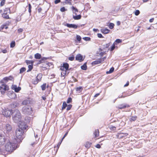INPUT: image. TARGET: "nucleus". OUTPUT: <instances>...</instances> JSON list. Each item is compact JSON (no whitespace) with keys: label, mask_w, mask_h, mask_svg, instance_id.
<instances>
[{"label":"nucleus","mask_w":157,"mask_h":157,"mask_svg":"<svg viewBox=\"0 0 157 157\" xmlns=\"http://www.w3.org/2000/svg\"><path fill=\"white\" fill-rule=\"evenodd\" d=\"M67 106V105L66 102H64L63 103L62 107V109L63 110Z\"/></svg>","instance_id":"obj_32"},{"label":"nucleus","mask_w":157,"mask_h":157,"mask_svg":"<svg viewBox=\"0 0 157 157\" xmlns=\"http://www.w3.org/2000/svg\"><path fill=\"white\" fill-rule=\"evenodd\" d=\"M68 133V132H66V133L63 136V137L62 138L61 140V142L63 141V140L65 138V137L67 135Z\"/></svg>","instance_id":"obj_56"},{"label":"nucleus","mask_w":157,"mask_h":157,"mask_svg":"<svg viewBox=\"0 0 157 157\" xmlns=\"http://www.w3.org/2000/svg\"><path fill=\"white\" fill-rule=\"evenodd\" d=\"M26 70V69L25 67H22L20 69V73H21L24 72Z\"/></svg>","instance_id":"obj_38"},{"label":"nucleus","mask_w":157,"mask_h":157,"mask_svg":"<svg viewBox=\"0 0 157 157\" xmlns=\"http://www.w3.org/2000/svg\"><path fill=\"white\" fill-rule=\"evenodd\" d=\"M109 128L111 130H116V128L115 127L113 126L112 125H111L110 126Z\"/></svg>","instance_id":"obj_43"},{"label":"nucleus","mask_w":157,"mask_h":157,"mask_svg":"<svg viewBox=\"0 0 157 157\" xmlns=\"http://www.w3.org/2000/svg\"><path fill=\"white\" fill-rule=\"evenodd\" d=\"M83 39L85 40L89 41L90 40V38L89 37H83Z\"/></svg>","instance_id":"obj_49"},{"label":"nucleus","mask_w":157,"mask_h":157,"mask_svg":"<svg viewBox=\"0 0 157 157\" xmlns=\"http://www.w3.org/2000/svg\"><path fill=\"white\" fill-rule=\"evenodd\" d=\"M2 16L3 17L6 19L9 18V15L7 14V13H4L2 14Z\"/></svg>","instance_id":"obj_28"},{"label":"nucleus","mask_w":157,"mask_h":157,"mask_svg":"<svg viewBox=\"0 0 157 157\" xmlns=\"http://www.w3.org/2000/svg\"><path fill=\"white\" fill-rule=\"evenodd\" d=\"M81 68L84 70H86L87 69V66L86 65V63H85L81 67Z\"/></svg>","instance_id":"obj_24"},{"label":"nucleus","mask_w":157,"mask_h":157,"mask_svg":"<svg viewBox=\"0 0 157 157\" xmlns=\"http://www.w3.org/2000/svg\"><path fill=\"white\" fill-rule=\"evenodd\" d=\"M63 67L65 69L66 71L68 70L69 64L67 63H64L63 64Z\"/></svg>","instance_id":"obj_21"},{"label":"nucleus","mask_w":157,"mask_h":157,"mask_svg":"<svg viewBox=\"0 0 157 157\" xmlns=\"http://www.w3.org/2000/svg\"><path fill=\"white\" fill-rule=\"evenodd\" d=\"M12 89L14 90L15 92H18L21 90V88L20 87H17L16 85H13L12 86Z\"/></svg>","instance_id":"obj_13"},{"label":"nucleus","mask_w":157,"mask_h":157,"mask_svg":"<svg viewBox=\"0 0 157 157\" xmlns=\"http://www.w3.org/2000/svg\"><path fill=\"white\" fill-rule=\"evenodd\" d=\"M98 37L99 38H104V37L102 36V34L101 33H98Z\"/></svg>","instance_id":"obj_51"},{"label":"nucleus","mask_w":157,"mask_h":157,"mask_svg":"<svg viewBox=\"0 0 157 157\" xmlns=\"http://www.w3.org/2000/svg\"><path fill=\"white\" fill-rule=\"evenodd\" d=\"M60 2V0H56L55 1V3L56 4H57Z\"/></svg>","instance_id":"obj_59"},{"label":"nucleus","mask_w":157,"mask_h":157,"mask_svg":"<svg viewBox=\"0 0 157 157\" xmlns=\"http://www.w3.org/2000/svg\"><path fill=\"white\" fill-rule=\"evenodd\" d=\"M75 57L73 56L69 57L68 58V59L70 61H73Z\"/></svg>","instance_id":"obj_45"},{"label":"nucleus","mask_w":157,"mask_h":157,"mask_svg":"<svg viewBox=\"0 0 157 157\" xmlns=\"http://www.w3.org/2000/svg\"><path fill=\"white\" fill-rule=\"evenodd\" d=\"M17 147L16 143L9 142L6 144L5 148L6 151L9 152H12Z\"/></svg>","instance_id":"obj_3"},{"label":"nucleus","mask_w":157,"mask_h":157,"mask_svg":"<svg viewBox=\"0 0 157 157\" xmlns=\"http://www.w3.org/2000/svg\"><path fill=\"white\" fill-rule=\"evenodd\" d=\"M99 134V132L98 129H96L95 130L94 132V134L95 135V137H98Z\"/></svg>","instance_id":"obj_23"},{"label":"nucleus","mask_w":157,"mask_h":157,"mask_svg":"<svg viewBox=\"0 0 157 157\" xmlns=\"http://www.w3.org/2000/svg\"><path fill=\"white\" fill-rule=\"evenodd\" d=\"M101 60H100V59H98L97 60H95V61L93 62L92 63V64L93 65H95L99 64L101 63Z\"/></svg>","instance_id":"obj_16"},{"label":"nucleus","mask_w":157,"mask_h":157,"mask_svg":"<svg viewBox=\"0 0 157 157\" xmlns=\"http://www.w3.org/2000/svg\"><path fill=\"white\" fill-rule=\"evenodd\" d=\"M46 87V84L44 83L41 86V87L42 90H45Z\"/></svg>","instance_id":"obj_36"},{"label":"nucleus","mask_w":157,"mask_h":157,"mask_svg":"<svg viewBox=\"0 0 157 157\" xmlns=\"http://www.w3.org/2000/svg\"><path fill=\"white\" fill-rule=\"evenodd\" d=\"M114 26V24L113 23H110L108 26L109 28L111 29H113Z\"/></svg>","instance_id":"obj_30"},{"label":"nucleus","mask_w":157,"mask_h":157,"mask_svg":"<svg viewBox=\"0 0 157 157\" xmlns=\"http://www.w3.org/2000/svg\"><path fill=\"white\" fill-rule=\"evenodd\" d=\"M53 65L52 63H50L46 62L44 63L43 64V66L47 67L49 68L50 67Z\"/></svg>","instance_id":"obj_14"},{"label":"nucleus","mask_w":157,"mask_h":157,"mask_svg":"<svg viewBox=\"0 0 157 157\" xmlns=\"http://www.w3.org/2000/svg\"><path fill=\"white\" fill-rule=\"evenodd\" d=\"M5 138L4 135L0 134V144H3L5 143Z\"/></svg>","instance_id":"obj_10"},{"label":"nucleus","mask_w":157,"mask_h":157,"mask_svg":"<svg viewBox=\"0 0 157 157\" xmlns=\"http://www.w3.org/2000/svg\"><path fill=\"white\" fill-rule=\"evenodd\" d=\"M81 16L80 15H78L76 16L73 15V17L75 20L80 19L81 18Z\"/></svg>","instance_id":"obj_19"},{"label":"nucleus","mask_w":157,"mask_h":157,"mask_svg":"<svg viewBox=\"0 0 157 157\" xmlns=\"http://www.w3.org/2000/svg\"><path fill=\"white\" fill-rule=\"evenodd\" d=\"M65 26H67V27L69 28H72L75 29H77L78 27H79L80 26H78L76 25L75 24H70L68 23H67L66 25H65Z\"/></svg>","instance_id":"obj_9"},{"label":"nucleus","mask_w":157,"mask_h":157,"mask_svg":"<svg viewBox=\"0 0 157 157\" xmlns=\"http://www.w3.org/2000/svg\"><path fill=\"white\" fill-rule=\"evenodd\" d=\"M76 91H78V92H80L82 90V87L81 86H79L76 88Z\"/></svg>","instance_id":"obj_35"},{"label":"nucleus","mask_w":157,"mask_h":157,"mask_svg":"<svg viewBox=\"0 0 157 157\" xmlns=\"http://www.w3.org/2000/svg\"><path fill=\"white\" fill-rule=\"evenodd\" d=\"M114 70V68L113 67H112L110 68L109 71H107L106 72L107 74H110L113 72Z\"/></svg>","instance_id":"obj_26"},{"label":"nucleus","mask_w":157,"mask_h":157,"mask_svg":"<svg viewBox=\"0 0 157 157\" xmlns=\"http://www.w3.org/2000/svg\"><path fill=\"white\" fill-rule=\"evenodd\" d=\"M42 75L41 73H39L38 74L36 77V80H34L33 81V83L34 84H37L39 82H40L41 79Z\"/></svg>","instance_id":"obj_7"},{"label":"nucleus","mask_w":157,"mask_h":157,"mask_svg":"<svg viewBox=\"0 0 157 157\" xmlns=\"http://www.w3.org/2000/svg\"><path fill=\"white\" fill-rule=\"evenodd\" d=\"M67 10L64 7H63L60 8V10L61 12H63L66 11Z\"/></svg>","instance_id":"obj_46"},{"label":"nucleus","mask_w":157,"mask_h":157,"mask_svg":"<svg viewBox=\"0 0 157 157\" xmlns=\"http://www.w3.org/2000/svg\"><path fill=\"white\" fill-rule=\"evenodd\" d=\"M71 8L73 11V13H74L75 15H77V13L78 12V10L74 6H72L71 7Z\"/></svg>","instance_id":"obj_17"},{"label":"nucleus","mask_w":157,"mask_h":157,"mask_svg":"<svg viewBox=\"0 0 157 157\" xmlns=\"http://www.w3.org/2000/svg\"><path fill=\"white\" fill-rule=\"evenodd\" d=\"M71 101H72L71 98H68V99L67 101V103H69Z\"/></svg>","instance_id":"obj_52"},{"label":"nucleus","mask_w":157,"mask_h":157,"mask_svg":"<svg viewBox=\"0 0 157 157\" xmlns=\"http://www.w3.org/2000/svg\"><path fill=\"white\" fill-rule=\"evenodd\" d=\"M71 0H65V3L66 4L71 5Z\"/></svg>","instance_id":"obj_40"},{"label":"nucleus","mask_w":157,"mask_h":157,"mask_svg":"<svg viewBox=\"0 0 157 157\" xmlns=\"http://www.w3.org/2000/svg\"><path fill=\"white\" fill-rule=\"evenodd\" d=\"M25 62L27 65H33L34 62L33 60H26Z\"/></svg>","instance_id":"obj_22"},{"label":"nucleus","mask_w":157,"mask_h":157,"mask_svg":"<svg viewBox=\"0 0 157 157\" xmlns=\"http://www.w3.org/2000/svg\"><path fill=\"white\" fill-rule=\"evenodd\" d=\"M61 142H62L61 141V142H59L58 144L57 147H56L57 148H56V152H55L56 153V152L57 151V150L59 147V145H60V144H61Z\"/></svg>","instance_id":"obj_50"},{"label":"nucleus","mask_w":157,"mask_h":157,"mask_svg":"<svg viewBox=\"0 0 157 157\" xmlns=\"http://www.w3.org/2000/svg\"><path fill=\"white\" fill-rule=\"evenodd\" d=\"M5 0H2L1 2V3H0L1 6H3L5 3Z\"/></svg>","instance_id":"obj_48"},{"label":"nucleus","mask_w":157,"mask_h":157,"mask_svg":"<svg viewBox=\"0 0 157 157\" xmlns=\"http://www.w3.org/2000/svg\"><path fill=\"white\" fill-rule=\"evenodd\" d=\"M60 69L63 71H65V69L64 68L63 66H62L60 67Z\"/></svg>","instance_id":"obj_63"},{"label":"nucleus","mask_w":157,"mask_h":157,"mask_svg":"<svg viewBox=\"0 0 157 157\" xmlns=\"http://www.w3.org/2000/svg\"><path fill=\"white\" fill-rule=\"evenodd\" d=\"M109 31L110 30L106 28L103 29H101V32L104 34L108 33Z\"/></svg>","instance_id":"obj_15"},{"label":"nucleus","mask_w":157,"mask_h":157,"mask_svg":"<svg viewBox=\"0 0 157 157\" xmlns=\"http://www.w3.org/2000/svg\"><path fill=\"white\" fill-rule=\"evenodd\" d=\"M137 118L136 117V116H133L132 117L130 118V120L131 121H134L136 120Z\"/></svg>","instance_id":"obj_41"},{"label":"nucleus","mask_w":157,"mask_h":157,"mask_svg":"<svg viewBox=\"0 0 157 157\" xmlns=\"http://www.w3.org/2000/svg\"><path fill=\"white\" fill-rule=\"evenodd\" d=\"M95 147L98 148H101V146L99 144H97L96 146Z\"/></svg>","instance_id":"obj_61"},{"label":"nucleus","mask_w":157,"mask_h":157,"mask_svg":"<svg viewBox=\"0 0 157 157\" xmlns=\"http://www.w3.org/2000/svg\"><path fill=\"white\" fill-rule=\"evenodd\" d=\"M42 9L40 8L38 9L37 10H38V12L40 13V12H41V11H42Z\"/></svg>","instance_id":"obj_64"},{"label":"nucleus","mask_w":157,"mask_h":157,"mask_svg":"<svg viewBox=\"0 0 157 157\" xmlns=\"http://www.w3.org/2000/svg\"><path fill=\"white\" fill-rule=\"evenodd\" d=\"M76 60L78 61L79 62H81L83 60V56L81 54H77L75 57Z\"/></svg>","instance_id":"obj_11"},{"label":"nucleus","mask_w":157,"mask_h":157,"mask_svg":"<svg viewBox=\"0 0 157 157\" xmlns=\"http://www.w3.org/2000/svg\"><path fill=\"white\" fill-rule=\"evenodd\" d=\"M31 8H32V7H31V4H29V12L30 13H31Z\"/></svg>","instance_id":"obj_44"},{"label":"nucleus","mask_w":157,"mask_h":157,"mask_svg":"<svg viewBox=\"0 0 157 157\" xmlns=\"http://www.w3.org/2000/svg\"><path fill=\"white\" fill-rule=\"evenodd\" d=\"M71 106H72L71 105H68V106L67 107V110H69L70 109L71 107Z\"/></svg>","instance_id":"obj_53"},{"label":"nucleus","mask_w":157,"mask_h":157,"mask_svg":"<svg viewBox=\"0 0 157 157\" xmlns=\"http://www.w3.org/2000/svg\"><path fill=\"white\" fill-rule=\"evenodd\" d=\"M42 70H47L49 68H47V67H44V66H43L42 67Z\"/></svg>","instance_id":"obj_57"},{"label":"nucleus","mask_w":157,"mask_h":157,"mask_svg":"<svg viewBox=\"0 0 157 157\" xmlns=\"http://www.w3.org/2000/svg\"><path fill=\"white\" fill-rule=\"evenodd\" d=\"M19 128L16 131V135L17 138V142H19L21 141L23 138L24 130H25L28 127L27 125L25 122H22L18 125Z\"/></svg>","instance_id":"obj_1"},{"label":"nucleus","mask_w":157,"mask_h":157,"mask_svg":"<svg viewBox=\"0 0 157 157\" xmlns=\"http://www.w3.org/2000/svg\"><path fill=\"white\" fill-rule=\"evenodd\" d=\"M76 39L79 42H80L81 40V37L78 35L76 36Z\"/></svg>","instance_id":"obj_39"},{"label":"nucleus","mask_w":157,"mask_h":157,"mask_svg":"<svg viewBox=\"0 0 157 157\" xmlns=\"http://www.w3.org/2000/svg\"><path fill=\"white\" fill-rule=\"evenodd\" d=\"M91 143L90 142H87L86 143L85 146L87 148H89L91 146Z\"/></svg>","instance_id":"obj_25"},{"label":"nucleus","mask_w":157,"mask_h":157,"mask_svg":"<svg viewBox=\"0 0 157 157\" xmlns=\"http://www.w3.org/2000/svg\"><path fill=\"white\" fill-rule=\"evenodd\" d=\"M9 97L11 99H15L17 98V95L14 92L11 93V95Z\"/></svg>","instance_id":"obj_18"},{"label":"nucleus","mask_w":157,"mask_h":157,"mask_svg":"<svg viewBox=\"0 0 157 157\" xmlns=\"http://www.w3.org/2000/svg\"><path fill=\"white\" fill-rule=\"evenodd\" d=\"M34 57L36 59H40L41 58V55L38 53H37L35 54Z\"/></svg>","instance_id":"obj_20"},{"label":"nucleus","mask_w":157,"mask_h":157,"mask_svg":"<svg viewBox=\"0 0 157 157\" xmlns=\"http://www.w3.org/2000/svg\"><path fill=\"white\" fill-rule=\"evenodd\" d=\"M23 31V30L22 29H21V28H20V29H18V33H21V32H22Z\"/></svg>","instance_id":"obj_58"},{"label":"nucleus","mask_w":157,"mask_h":157,"mask_svg":"<svg viewBox=\"0 0 157 157\" xmlns=\"http://www.w3.org/2000/svg\"><path fill=\"white\" fill-rule=\"evenodd\" d=\"M23 112L24 113L27 114H30L32 113L31 107L30 106H25L22 109Z\"/></svg>","instance_id":"obj_4"},{"label":"nucleus","mask_w":157,"mask_h":157,"mask_svg":"<svg viewBox=\"0 0 157 157\" xmlns=\"http://www.w3.org/2000/svg\"><path fill=\"white\" fill-rule=\"evenodd\" d=\"M0 86V90L1 94H3L5 93L6 90H9V87L8 86L3 83Z\"/></svg>","instance_id":"obj_5"},{"label":"nucleus","mask_w":157,"mask_h":157,"mask_svg":"<svg viewBox=\"0 0 157 157\" xmlns=\"http://www.w3.org/2000/svg\"><path fill=\"white\" fill-rule=\"evenodd\" d=\"M140 12L139 10H136L134 12V13L136 16L140 14Z\"/></svg>","instance_id":"obj_42"},{"label":"nucleus","mask_w":157,"mask_h":157,"mask_svg":"<svg viewBox=\"0 0 157 157\" xmlns=\"http://www.w3.org/2000/svg\"><path fill=\"white\" fill-rule=\"evenodd\" d=\"M37 140H36L35 141L32 142L30 144V145L32 147H34L37 143Z\"/></svg>","instance_id":"obj_37"},{"label":"nucleus","mask_w":157,"mask_h":157,"mask_svg":"<svg viewBox=\"0 0 157 157\" xmlns=\"http://www.w3.org/2000/svg\"><path fill=\"white\" fill-rule=\"evenodd\" d=\"M115 44H114L113 43V44L111 46V51H112L115 48Z\"/></svg>","instance_id":"obj_55"},{"label":"nucleus","mask_w":157,"mask_h":157,"mask_svg":"<svg viewBox=\"0 0 157 157\" xmlns=\"http://www.w3.org/2000/svg\"><path fill=\"white\" fill-rule=\"evenodd\" d=\"M126 106L125 105H121L119 107V109H121L123 108H126Z\"/></svg>","instance_id":"obj_47"},{"label":"nucleus","mask_w":157,"mask_h":157,"mask_svg":"<svg viewBox=\"0 0 157 157\" xmlns=\"http://www.w3.org/2000/svg\"><path fill=\"white\" fill-rule=\"evenodd\" d=\"M33 65H29L28 67L29 68L28 70L27 71V72H29L33 68Z\"/></svg>","instance_id":"obj_27"},{"label":"nucleus","mask_w":157,"mask_h":157,"mask_svg":"<svg viewBox=\"0 0 157 157\" xmlns=\"http://www.w3.org/2000/svg\"><path fill=\"white\" fill-rule=\"evenodd\" d=\"M66 72L67 71H63L61 72V76L62 77H64V76L66 75Z\"/></svg>","instance_id":"obj_33"},{"label":"nucleus","mask_w":157,"mask_h":157,"mask_svg":"<svg viewBox=\"0 0 157 157\" xmlns=\"http://www.w3.org/2000/svg\"><path fill=\"white\" fill-rule=\"evenodd\" d=\"M106 57H104L102 59H100V60H101V62H103L106 59Z\"/></svg>","instance_id":"obj_60"},{"label":"nucleus","mask_w":157,"mask_h":157,"mask_svg":"<svg viewBox=\"0 0 157 157\" xmlns=\"http://www.w3.org/2000/svg\"><path fill=\"white\" fill-rule=\"evenodd\" d=\"M15 43L14 41H12L10 43V47L11 48H13L15 46Z\"/></svg>","instance_id":"obj_34"},{"label":"nucleus","mask_w":157,"mask_h":157,"mask_svg":"<svg viewBox=\"0 0 157 157\" xmlns=\"http://www.w3.org/2000/svg\"><path fill=\"white\" fill-rule=\"evenodd\" d=\"M13 119L16 123H18V125L22 122H24L21 120V116L20 112L17 109H15L13 111L12 113Z\"/></svg>","instance_id":"obj_2"},{"label":"nucleus","mask_w":157,"mask_h":157,"mask_svg":"<svg viewBox=\"0 0 157 157\" xmlns=\"http://www.w3.org/2000/svg\"><path fill=\"white\" fill-rule=\"evenodd\" d=\"M18 105V103L17 102H15L13 103V105H12V107L15 108L17 107Z\"/></svg>","instance_id":"obj_31"},{"label":"nucleus","mask_w":157,"mask_h":157,"mask_svg":"<svg viewBox=\"0 0 157 157\" xmlns=\"http://www.w3.org/2000/svg\"><path fill=\"white\" fill-rule=\"evenodd\" d=\"M125 97V96H123V94L120 95L118 96V98H124Z\"/></svg>","instance_id":"obj_62"},{"label":"nucleus","mask_w":157,"mask_h":157,"mask_svg":"<svg viewBox=\"0 0 157 157\" xmlns=\"http://www.w3.org/2000/svg\"><path fill=\"white\" fill-rule=\"evenodd\" d=\"M12 129L11 126L9 124H6L4 127V130L6 132H10Z\"/></svg>","instance_id":"obj_8"},{"label":"nucleus","mask_w":157,"mask_h":157,"mask_svg":"<svg viewBox=\"0 0 157 157\" xmlns=\"http://www.w3.org/2000/svg\"><path fill=\"white\" fill-rule=\"evenodd\" d=\"M13 78L11 76L9 77H5L3 78V80H1L0 81V83H4L3 81L6 82L9 80H11Z\"/></svg>","instance_id":"obj_12"},{"label":"nucleus","mask_w":157,"mask_h":157,"mask_svg":"<svg viewBox=\"0 0 157 157\" xmlns=\"http://www.w3.org/2000/svg\"><path fill=\"white\" fill-rule=\"evenodd\" d=\"M13 110L7 109L4 110L2 112L3 115L6 117H9L10 116L11 114L12 115Z\"/></svg>","instance_id":"obj_6"},{"label":"nucleus","mask_w":157,"mask_h":157,"mask_svg":"<svg viewBox=\"0 0 157 157\" xmlns=\"http://www.w3.org/2000/svg\"><path fill=\"white\" fill-rule=\"evenodd\" d=\"M121 42L122 40H120V39H117L115 41L114 43L115 44H117L121 43Z\"/></svg>","instance_id":"obj_29"},{"label":"nucleus","mask_w":157,"mask_h":157,"mask_svg":"<svg viewBox=\"0 0 157 157\" xmlns=\"http://www.w3.org/2000/svg\"><path fill=\"white\" fill-rule=\"evenodd\" d=\"M5 26H6V25H2L0 27V31H1L2 30H3L5 27Z\"/></svg>","instance_id":"obj_54"}]
</instances>
